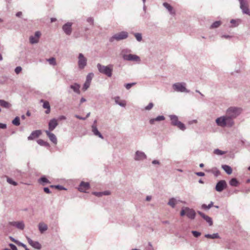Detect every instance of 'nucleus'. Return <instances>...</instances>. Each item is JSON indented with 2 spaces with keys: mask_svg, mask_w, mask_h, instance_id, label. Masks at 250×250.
Here are the masks:
<instances>
[{
  "mask_svg": "<svg viewBox=\"0 0 250 250\" xmlns=\"http://www.w3.org/2000/svg\"><path fill=\"white\" fill-rule=\"evenodd\" d=\"M153 104L152 103H150L148 104V105L147 106H146L145 107V109L149 110L151 109L153 107Z\"/></svg>",
  "mask_w": 250,
  "mask_h": 250,
  "instance_id": "49",
  "label": "nucleus"
},
{
  "mask_svg": "<svg viewBox=\"0 0 250 250\" xmlns=\"http://www.w3.org/2000/svg\"><path fill=\"white\" fill-rule=\"evenodd\" d=\"M56 20H56V18H51V22H53L56 21Z\"/></svg>",
  "mask_w": 250,
  "mask_h": 250,
  "instance_id": "59",
  "label": "nucleus"
},
{
  "mask_svg": "<svg viewBox=\"0 0 250 250\" xmlns=\"http://www.w3.org/2000/svg\"><path fill=\"white\" fill-rule=\"evenodd\" d=\"M240 7L244 13L250 16V10L248 8V5L247 3L244 1H241Z\"/></svg>",
  "mask_w": 250,
  "mask_h": 250,
  "instance_id": "18",
  "label": "nucleus"
},
{
  "mask_svg": "<svg viewBox=\"0 0 250 250\" xmlns=\"http://www.w3.org/2000/svg\"><path fill=\"white\" fill-rule=\"evenodd\" d=\"M128 37V33L125 31H122L120 33L115 34L111 39L110 41L112 42L114 40L120 41L127 38Z\"/></svg>",
  "mask_w": 250,
  "mask_h": 250,
  "instance_id": "6",
  "label": "nucleus"
},
{
  "mask_svg": "<svg viewBox=\"0 0 250 250\" xmlns=\"http://www.w3.org/2000/svg\"><path fill=\"white\" fill-rule=\"evenodd\" d=\"M66 119V118L65 116H64L63 115H62V116H59L57 120L58 122V121H62V120H65Z\"/></svg>",
  "mask_w": 250,
  "mask_h": 250,
  "instance_id": "51",
  "label": "nucleus"
},
{
  "mask_svg": "<svg viewBox=\"0 0 250 250\" xmlns=\"http://www.w3.org/2000/svg\"><path fill=\"white\" fill-rule=\"evenodd\" d=\"M9 246L12 250H17V247L14 244H10Z\"/></svg>",
  "mask_w": 250,
  "mask_h": 250,
  "instance_id": "52",
  "label": "nucleus"
},
{
  "mask_svg": "<svg viewBox=\"0 0 250 250\" xmlns=\"http://www.w3.org/2000/svg\"><path fill=\"white\" fill-rule=\"evenodd\" d=\"M221 24L220 21H216L213 22L210 26V28H215L218 27Z\"/></svg>",
  "mask_w": 250,
  "mask_h": 250,
  "instance_id": "36",
  "label": "nucleus"
},
{
  "mask_svg": "<svg viewBox=\"0 0 250 250\" xmlns=\"http://www.w3.org/2000/svg\"><path fill=\"white\" fill-rule=\"evenodd\" d=\"M205 237L207 238L215 239L219 238V236L217 233H214L213 234H206Z\"/></svg>",
  "mask_w": 250,
  "mask_h": 250,
  "instance_id": "33",
  "label": "nucleus"
},
{
  "mask_svg": "<svg viewBox=\"0 0 250 250\" xmlns=\"http://www.w3.org/2000/svg\"><path fill=\"white\" fill-rule=\"evenodd\" d=\"M214 153L217 155H222V154H224V153L223 152H222L221 150H220L218 149H215L214 151Z\"/></svg>",
  "mask_w": 250,
  "mask_h": 250,
  "instance_id": "45",
  "label": "nucleus"
},
{
  "mask_svg": "<svg viewBox=\"0 0 250 250\" xmlns=\"http://www.w3.org/2000/svg\"><path fill=\"white\" fill-rule=\"evenodd\" d=\"M58 123L57 122V119H51L49 123H48V128H49V131H53L56 127L58 125Z\"/></svg>",
  "mask_w": 250,
  "mask_h": 250,
  "instance_id": "14",
  "label": "nucleus"
},
{
  "mask_svg": "<svg viewBox=\"0 0 250 250\" xmlns=\"http://www.w3.org/2000/svg\"><path fill=\"white\" fill-rule=\"evenodd\" d=\"M227 187V183L225 180H221L219 181L215 187V189L218 192L222 191Z\"/></svg>",
  "mask_w": 250,
  "mask_h": 250,
  "instance_id": "10",
  "label": "nucleus"
},
{
  "mask_svg": "<svg viewBox=\"0 0 250 250\" xmlns=\"http://www.w3.org/2000/svg\"><path fill=\"white\" fill-rule=\"evenodd\" d=\"M28 243L33 248L40 250L41 248V244L37 241H34L30 238L26 237Z\"/></svg>",
  "mask_w": 250,
  "mask_h": 250,
  "instance_id": "16",
  "label": "nucleus"
},
{
  "mask_svg": "<svg viewBox=\"0 0 250 250\" xmlns=\"http://www.w3.org/2000/svg\"><path fill=\"white\" fill-rule=\"evenodd\" d=\"M78 65L81 69H83L86 65L87 59L83 56V55L80 53L79 55Z\"/></svg>",
  "mask_w": 250,
  "mask_h": 250,
  "instance_id": "9",
  "label": "nucleus"
},
{
  "mask_svg": "<svg viewBox=\"0 0 250 250\" xmlns=\"http://www.w3.org/2000/svg\"><path fill=\"white\" fill-rule=\"evenodd\" d=\"M235 22H236V21H235V20H231V21H230V22H231V23H235Z\"/></svg>",
  "mask_w": 250,
  "mask_h": 250,
  "instance_id": "62",
  "label": "nucleus"
},
{
  "mask_svg": "<svg viewBox=\"0 0 250 250\" xmlns=\"http://www.w3.org/2000/svg\"><path fill=\"white\" fill-rule=\"evenodd\" d=\"M170 118L171 121V124L173 125L176 126L182 130H184L186 129L184 124L178 121V118L176 116L171 115L170 116Z\"/></svg>",
  "mask_w": 250,
  "mask_h": 250,
  "instance_id": "5",
  "label": "nucleus"
},
{
  "mask_svg": "<svg viewBox=\"0 0 250 250\" xmlns=\"http://www.w3.org/2000/svg\"><path fill=\"white\" fill-rule=\"evenodd\" d=\"M12 123L13 125L18 126L20 125V118L18 117H16L12 121Z\"/></svg>",
  "mask_w": 250,
  "mask_h": 250,
  "instance_id": "37",
  "label": "nucleus"
},
{
  "mask_svg": "<svg viewBox=\"0 0 250 250\" xmlns=\"http://www.w3.org/2000/svg\"><path fill=\"white\" fill-rule=\"evenodd\" d=\"M6 124L0 123V128L5 129L6 128Z\"/></svg>",
  "mask_w": 250,
  "mask_h": 250,
  "instance_id": "53",
  "label": "nucleus"
},
{
  "mask_svg": "<svg viewBox=\"0 0 250 250\" xmlns=\"http://www.w3.org/2000/svg\"><path fill=\"white\" fill-rule=\"evenodd\" d=\"M22 15V12H18L16 14V16L18 17H20Z\"/></svg>",
  "mask_w": 250,
  "mask_h": 250,
  "instance_id": "57",
  "label": "nucleus"
},
{
  "mask_svg": "<svg viewBox=\"0 0 250 250\" xmlns=\"http://www.w3.org/2000/svg\"><path fill=\"white\" fill-rule=\"evenodd\" d=\"M198 214L202 217L209 225V226H211L212 225V219L209 216L205 215L203 213L198 211Z\"/></svg>",
  "mask_w": 250,
  "mask_h": 250,
  "instance_id": "22",
  "label": "nucleus"
},
{
  "mask_svg": "<svg viewBox=\"0 0 250 250\" xmlns=\"http://www.w3.org/2000/svg\"><path fill=\"white\" fill-rule=\"evenodd\" d=\"M163 5L168 10V11L170 12L171 14H175V12L173 10V7L169 4L167 2H164L163 3Z\"/></svg>",
  "mask_w": 250,
  "mask_h": 250,
  "instance_id": "26",
  "label": "nucleus"
},
{
  "mask_svg": "<svg viewBox=\"0 0 250 250\" xmlns=\"http://www.w3.org/2000/svg\"><path fill=\"white\" fill-rule=\"evenodd\" d=\"M115 101L117 104H119L122 106H125L126 104L125 102V101L120 100V98L118 97L115 98Z\"/></svg>",
  "mask_w": 250,
  "mask_h": 250,
  "instance_id": "30",
  "label": "nucleus"
},
{
  "mask_svg": "<svg viewBox=\"0 0 250 250\" xmlns=\"http://www.w3.org/2000/svg\"><path fill=\"white\" fill-rule=\"evenodd\" d=\"M2 60V55L0 54V61H1Z\"/></svg>",
  "mask_w": 250,
  "mask_h": 250,
  "instance_id": "64",
  "label": "nucleus"
},
{
  "mask_svg": "<svg viewBox=\"0 0 250 250\" xmlns=\"http://www.w3.org/2000/svg\"><path fill=\"white\" fill-rule=\"evenodd\" d=\"M165 119V118L164 116H159L156 118L151 119L149 121V123L150 124H154L155 121H163Z\"/></svg>",
  "mask_w": 250,
  "mask_h": 250,
  "instance_id": "25",
  "label": "nucleus"
},
{
  "mask_svg": "<svg viewBox=\"0 0 250 250\" xmlns=\"http://www.w3.org/2000/svg\"><path fill=\"white\" fill-rule=\"evenodd\" d=\"M150 199H151V197H149V196H147V197H146V200L147 201H150Z\"/></svg>",
  "mask_w": 250,
  "mask_h": 250,
  "instance_id": "61",
  "label": "nucleus"
},
{
  "mask_svg": "<svg viewBox=\"0 0 250 250\" xmlns=\"http://www.w3.org/2000/svg\"><path fill=\"white\" fill-rule=\"evenodd\" d=\"M72 23L71 22H67L62 26V29L65 33L68 35L71 34L72 32Z\"/></svg>",
  "mask_w": 250,
  "mask_h": 250,
  "instance_id": "12",
  "label": "nucleus"
},
{
  "mask_svg": "<svg viewBox=\"0 0 250 250\" xmlns=\"http://www.w3.org/2000/svg\"><path fill=\"white\" fill-rule=\"evenodd\" d=\"M216 123L218 125L222 127H224L226 126L230 127L232 126L234 124L233 121L231 120V119H230V118L228 116L227 114L226 116H222L216 119Z\"/></svg>",
  "mask_w": 250,
  "mask_h": 250,
  "instance_id": "1",
  "label": "nucleus"
},
{
  "mask_svg": "<svg viewBox=\"0 0 250 250\" xmlns=\"http://www.w3.org/2000/svg\"><path fill=\"white\" fill-rule=\"evenodd\" d=\"M47 61L50 64L55 65L56 64V60L54 58H51L47 60Z\"/></svg>",
  "mask_w": 250,
  "mask_h": 250,
  "instance_id": "38",
  "label": "nucleus"
},
{
  "mask_svg": "<svg viewBox=\"0 0 250 250\" xmlns=\"http://www.w3.org/2000/svg\"><path fill=\"white\" fill-rule=\"evenodd\" d=\"M186 83H176L173 85V89L178 92H188V91L187 89L185 87Z\"/></svg>",
  "mask_w": 250,
  "mask_h": 250,
  "instance_id": "7",
  "label": "nucleus"
},
{
  "mask_svg": "<svg viewBox=\"0 0 250 250\" xmlns=\"http://www.w3.org/2000/svg\"><path fill=\"white\" fill-rule=\"evenodd\" d=\"M86 101V100L83 98H82L81 99V103H82L83 102H84Z\"/></svg>",
  "mask_w": 250,
  "mask_h": 250,
  "instance_id": "60",
  "label": "nucleus"
},
{
  "mask_svg": "<svg viewBox=\"0 0 250 250\" xmlns=\"http://www.w3.org/2000/svg\"><path fill=\"white\" fill-rule=\"evenodd\" d=\"M93 75V74L92 73L88 74V75L86 77V81L91 83Z\"/></svg>",
  "mask_w": 250,
  "mask_h": 250,
  "instance_id": "39",
  "label": "nucleus"
},
{
  "mask_svg": "<svg viewBox=\"0 0 250 250\" xmlns=\"http://www.w3.org/2000/svg\"><path fill=\"white\" fill-rule=\"evenodd\" d=\"M40 102L43 103V108L46 109L45 112V113L49 114L50 112V105L48 101H44V100H41Z\"/></svg>",
  "mask_w": 250,
  "mask_h": 250,
  "instance_id": "19",
  "label": "nucleus"
},
{
  "mask_svg": "<svg viewBox=\"0 0 250 250\" xmlns=\"http://www.w3.org/2000/svg\"><path fill=\"white\" fill-rule=\"evenodd\" d=\"M39 229L40 231L42 233L47 229V226L43 223H40L39 225Z\"/></svg>",
  "mask_w": 250,
  "mask_h": 250,
  "instance_id": "27",
  "label": "nucleus"
},
{
  "mask_svg": "<svg viewBox=\"0 0 250 250\" xmlns=\"http://www.w3.org/2000/svg\"><path fill=\"white\" fill-rule=\"evenodd\" d=\"M134 35L138 41L140 42L142 40V35L140 33H136Z\"/></svg>",
  "mask_w": 250,
  "mask_h": 250,
  "instance_id": "43",
  "label": "nucleus"
},
{
  "mask_svg": "<svg viewBox=\"0 0 250 250\" xmlns=\"http://www.w3.org/2000/svg\"><path fill=\"white\" fill-rule=\"evenodd\" d=\"M146 156L144 152L137 151L136 152L135 159L136 160H141L145 159Z\"/></svg>",
  "mask_w": 250,
  "mask_h": 250,
  "instance_id": "21",
  "label": "nucleus"
},
{
  "mask_svg": "<svg viewBox=\"0 0 250 250\" xmlns=\"http://www.w3.org/2000/svg\"><path fill=\"white\" fill-rule=\"evenodd\" d=\"M7 181L8 183L10 184H12L14 186H17V183L13 181V180L10 178H7Z\"/></svg>",
  "mask_w": 250,
  "mask_h": 250,
  "instance_id": "42",
  "label": "nucleus"
},
{
  "mask_svg": "<svg viewBox=\"0 0 250 250\" xmlns=\"http://www.w3.org/2000/svg\"><path fill=\"white\" fill-rule=\"evenodd\" d=\"M0 105L6 108L11 106V104L8 102L4 100H0Z\"/></svg>",
  "mask_w": 250,
  "mask_h": 250,
  "instance_id": "29",
  "label": "nucleus"
},
{
  "mask_svg": "<svg viewBox=\"0 0 250 250\" xmlns=\"http://www.w3.org/2000/svg\"><path fill=\"white\" fill-rule=\"evenodd\" d=\"M213 206V202H211L208 206L206 204H203L202 206V208L204 209H209Z\"/></svg>",
  "mask_w": 250,
  "mask_h": 250,
  "instance_id": "40",
  "label": "nucleus"
},
{
  "mask_svg": "<svg viewBox=\"0 0 250 250\" xmlns=\"http://www.w3.org/2000/svg\"><path fill=\"white\" fill-rule=\"evenodd\" d=\"M222 167L227 174H231L232 170L230 167L228 165H222Z\"/></svg>",
  "mask_w": 250,
  "mask_h": 250,
  "instance_id": "28",
  "label": "nucleus"
},
{
  "mask_svg": "<svg viewBox=\"0 0 250 250\" xmlns=\"http://www.w3.org/2000/svg\"><path fill=\"white\" fill-rule=\"evenodd\" d=\"M37 143H38V144H39L41 146H49V144L47 142H45L44 141H43V140H42V139H39L37 141Z\"/></svg>",
  "mask_w": 250,
  "mask_h": 250,
  "instance_id": "35",
  "label": "nucleus"
},
{
  "mask_svg": "<svg viewBox=\"0 0 250 250\" xmlns=\"http://www.w3.org/2000/svg\"><path fill=\"white\" fill-rule=\"evenodd\" d=\"M104 194V195H108L109 194V193L107 191H106V192H104V193H95L96 195L98 196V195H101V194Z\"/></svg>",
  "mask_w": 250,
  "mask_h": 250,
  "instance_id": "56",
  "label": "nucleus"
},
{
  "mask_svg": "<svg viewBox=\"0 0 250 250\" xmlns=\"http://www.w3.org/2000/svg\"><path fill=\"white\" fill-rule=\"evenodd\" d=\"M177 201L175 199L172 198L169 199L168 205L172 208H174L175 205L177 204Z\"/></svg>",
  "mask_w": 250,
  "mask_h": 250,
  "instance_id": "32",
  "label": "nucleus"
},
{
  "mask_svg": "<svg viewBox=\"0 0 250 250\" xmlns=\"http://www.w3.org/2000/svg\"><path fill=\"white\" fill-rule=\"evenodd\" d=\"M90 83H91L85 81L83 88V91H85L89 87Z\"/></svg>",
  "mask_w": 250,
  "mask_h": 250,
  "instance_id": "41",
  "label": "nucleus"
},
{
  "mask_svg": "<svg viewBox=\"0 0 250 250\" xmlns=\"http://www.w3.org/2000/svg\"><path fill=\"white\" fill-rule=\"evenodd\" d=\"M152 163H153V164H159V161H157V160H153V161H152Z\"/></svg>",
  "mask_w": 250,
  "mask_h": 250,
  "instance_id": "58",
  "label": "nucleus"
},
{
  "mask_svg": "<svg viewBox=\"0 0 250 250\" xmlns=\"http://www.w3.org/2000/svg\"><path fill=\"white\" fill-rule=\"evenodd\" d=\"M50 187L51 188H55L59 189V190H62V189H64L62 186H58H58L51 185V186H50Z\"/></svg>",
  "mask_w": 250,
  "mask_h": 250,
  "instance_id": "48",
  "label": "nucleus"
},
{
  "mask_svg": "<svg viewBox=\"0 0 250 250\" xmlns=\"http://www.w3.org/2000/svg\"><path fill=\"white\" fill-rule=\"evenodd\" d=\"M195 214L196 213L193 209L187 207L183 208L180 212L181 216H183L186 215L189 218L191 219H194Z\"/></svg>",
  "mask_w": 250,
  "mask_h": 250,
  "instance_id": "4",
  "label": "nucleus"
},
{
  "mask_svg": "<svg viewBox=\"0 0 250 250\" xmlns=\"http://www.w3.org/2000/svg\"><path fill=\"white\" fill-rule=\"evenodd\" d=\"M43 190L46 193H50V191L49 189L48 188H43Z\"/></svg>",
  "mask_w": 250,
  "mask_h": 250,
  "instance_id": "54",
  "label": "nucleus"
},
{
  "mask_svg": "<svg viewBox=\"0 0 250 250\" xmlns=\"http://www.w3.org/2000/svg\"><path fill=\"white\" fill-rule=\"evenodd\" d=\"M199 166H200V167H204V164H200Z\"/></svg>",
  "mask_w": 250,
  "mask_h": 250,
  "instance_id": "63",
  "label": "nucleus"
},
{
  "mask_svg": "<svg viewBox=\"0 0 250 250\" xmlns=\"http://www.w3.org/2000/svg\"><path fill=\"white\" fill-rule=\"evenodd\" d=\"M9 225L11 226H14L16 227L17 229H23L24 228V224L23 222H10L9 223Z\"/></svg>",
  "mask_w": 250,
  "mask_h": 250,
  "instance_id": "15",
  "label": "nucleus"
},
{
  "mask_svg": "<svg viewBox=\"0 0 250 250\" xmlns=\"http://www.w3.org/2000/svg\"><path fill=\"white\" fill-rule=\"evenodd\" d=\"M42 134L41 130H37L34 131L32 132L31 135L28 137L29 140H33L35 138L38 137Z\"/></svg>",
  "mask_w": 250,
  "mask_h": 250,
  "instance_id": "20",
  "label": "nucleus"
},
{
  "mask_svg": "<svg viewBox=\"0 0 250 250\" xmlns=\"http://www.w3.org/2000/svg\"><path fill=\"white\" fill-rule=\"evenodd\" d=\"M196 175L199 176H204L205 175V173L203 172H197Z\"/></svg>",
  "mask_w": 250,
  "mask_h": 250,
  "instance_id": "55",
  "label": "nucleus"
},
{
  "mask_svg": "<svg viewBox=\"0 0 250 250\" xmlns=\"http://www.w3.org/2000/svg\"><path fill=\"white\" fill-rule=\"evenodd\" d=\"M97 68L100 73L104 74L109 77H111L113 69V65L112 64L104 66L101 64L100 63H98L97 64Z\"/></svg>",
  "mask_w": 250,
  "mask_h": 250,
  "instance_id": "2",
  "label": "nucleus"
},
{
  "mask_svg": "<svg viewBox=\"0 0 250 250\" xmlns=\"http://www.w3.org/2000/svg\"><path fill=\"white\" fill-rule=\"evenodd\" d=\"M241 111V110L239 108L231 107L227 110L226 114L233 121L234 118L240 114Z\"/></svg>",
  "mask_w": 250,
  "mask_h": 250,
  "instance_id": "3",
  "label": "nucleus"
},
{
  "mask_svg": "<svg viewBox=\"0 0 250 250\" xmlns=\"http://www.w3.org/2000/svg\"><path fill=\"white\" fill-rule=\"evenodd\" d=\"M89 188L90 186L88 183L82 182L80 185L79 190L81 192H86Z\"/></svg>",
  "mask_w": 250,
  "mask_h": 250,
  "instance_id": "13",
  "label": "nucleus"
},
{
  "mask_svg": "<svg viewBox=\"0 0 250 250\" xmlns=\"http://www.w3.org/2000/svg\"><path fill=\"white\" fill-rule=\"evenodd\" d=\"M70 87L76 93H80L79 88L80 87V86L78 84L75 83L73 85H71L70 86Z\"/></svg>",
  "mask_w": 250,
  "mask_h": 250,
  "instance_id": "31",
  "label": "nucleus"
},
{
  "mask_svg": "<svg viewBox=\"0 0 250 250\" xmlns=\"http://www.w3.org/2000/svg\"><path fill=\"white\" fill-rule=\"evenodd\" d=\"M89 115H90V113H88L87 114V115H86V117H85V118L81 117H80V116L77 115H75V117H76L77 118L79 119H81V120H85L86 118H87V117H88Z\"/></svg>",
  "mask_w": 250,
  "mask_h": 250,
  "instance_id": "50",
  "label": "nucleus"
},
{
  "mask_svg": "<svg viewBox=\"0 0 250 250\" xmlns=\"http://www.w3.org/2000/svg\"><path fill=\"white\" fill-rule=\"evenodd\" d=\"M124 60L127 61H134L136 62H140V58L139 56L134 54H124L123 56Z\"/></svg>",
  "mask_w": 250,
  "mask_h": 250,
  "instance_id": "8",
  "label": "nucleus"
},
{
  "mask_svg": "<svg viewBox=\"0 0 250 250\" xmlns=\"http://www.w3.org/2000/svg\"><path fill=\"white\" fill-rule=\"evenodd\" d=\"M22 70V68L21 66H18L15 68V71L16 74H19Z\"/></svg>",
  "mask_w": 250,
  "mask_h": 250,
  "instance_id": "47",
  "label": "nucleus"
},
{
  "mask_svg": "<svg viewBox=\"0 0 250 250\" xmlns=\"http://www.w3.org/2000/svg\"><path fill=\"white\" fill-rule=\"evenodd\" d=\"M45 132L47 136L49 137L50 140L55 144H56L57 143V139L56 136L52 133H51L50 131L48 130H45Z\"/></svg>",
  "mask_w": 250,
  "mask_h": 250,
  "instance_id": "17",
  "label": "nucleus"
},
{
  "mask_svg": "<svg viewBox=\"0 0 250 250\" xmlns=\"http://www.w3.org/2000/svg\"><path fill=\"white\" fill-rule=\"evenodd\" d=\"M136 84L135 83H127V84H126L125 85V88L127 89H130L132 86L134 85L135 84Z\"/></svg>",
  "mask_w": 250,
  "mask_h": 250,
  "instance_id": "44",
  "label": "nucleus"
},
{
  "mask_svg": "<svg viewBox=\"0 0 250 250\" xmlns=\"http://www.w3.org/2000/svg\"><path fill=\"white\" fill-rule=\"evenodd\" d=\"M192 233L193 236L195 237H198L200 236L201 233L196 231H192Z\"/></svg>",
  "mask_w": 250,
  "mask_h": 250,
  "instance_id": "46",
  "label": "nucleus"
},
{
  "mask_svg": "<svg viewBox=\"0 0 250 250\" xmlns=\"http://www.w3.org/2000/svg\"><path fill=\"white\" fill-rule=\"evenodd\" d=\"M92 130L94 135L99 136L100 138L103 139V137L100 132L98 131L96 126L93 125L92 126Z\"/></svg>",
  "mask_w": 250,
  "mask_h": 250,
  "instance_id": "24",
  "label": "nucleus"
},
{
  "mask_svg": "<svg viewBox=\"0 0 250 250\" xmlns=\"http://www.w3.org/2000/svg\"><path fill=\"white\" fill-rule=\"evenodd\" d=\"M41 33L39 31L35 32V36H31L29 38L30 42L32 44L38 42Z\"/></svg>",
  "mask_w": 250,
  "mask_h": 250,
  "instance_id": "11",
  "label": "nucleus"
},
{
  "mask_svg": "<svg viewBox=\"0 0 250 250\" xmlns=\"http://www.w3.org/2000/svg\"><path fill=\"white\" fill-rule=\"evenodd\" d=\"M38 182L42 186H45L47 184H50V182L45 177H42L38 180Z\"/></svg>",
  "mask_w": 250,
  "mask_h": 250,
  "instance_id": "23",
  "label": "nucleus"
},
{
  "mask_svg": "<svg viewBox=\"0 0 250 250\" xmlns=\"http://www.w3.org/2000/svg\"><path fill=\"white\" fill-rule=\"evenodd\" d=\"M229 184L234 187H237L238 185V182L236 178H232L229 181Z\"/></svg>",
  "mask_w": 250,
  "mask_h": 250,
  "instance_id": "34",
  "label": "nucleus"
}]
</instances>
